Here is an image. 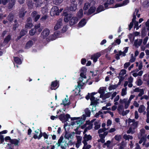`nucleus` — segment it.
<instances>
[{
    "mask_svg": "<svg viewBox=\"0 0 149 149\" xmlns=\"http://www.w3.org/2000/svg\"><path fill=\"white\" fill-rule=\"evenodd\" d=\"M105 10L104 6L102 5H99L96 9V12L94 14L99 13L101 12L104 11Z\"/></svg>",
    "mask_w": 149,
    "mask_h": 149,
    "instance_id": "nucleus-12",
    "label": "nucleus"
},
{
    "mask_svg": "<svg viewBox=\"0 0 149 149\" xmlns=\"http://www.w3.org/2000/svg\"><path fill=\"white\" fill-rule=\"evenodd\" d=\"M96 9V8L94 6H91L88 10L87 15H90L94 13Z\"/></svg>",
    "mask_w": 149,
    "mask_h": 149,
    "instance_id": "nucleus-14",
    "label": "nucleus"
},
{
    "mask_svg": "<svg viewBox=\"0 0 149 149\" xmlns=\"http://www.w3.org/2000/svg\"><path fill=\"white\" fill-rule=\"evenodd\" d=\"M86 121H88L89 123H88V124L87 125H88V126L86 127L85 129L84 130H90L93 127V124H91L89 120H87Z\"/></svg>",
    "mask_w": 149,
    "mask_h": 149,
    "instance_id": "nucleus-27",
    "label": "nucleus"
},
{
    "mask_svg": "<svg viewBox=\"0 0 149 149\" xmlns=\"http://www.w3.org/2000/svg\"><path fill=\"white\" fill-rule=\"evenodd\" d=\"M36 32V29H32L29 31V34L31 36L34 35Z\"/></svg>",
    "mask_w": 149,
    "mask_h": 149,
    "instance_id": "nucleus-42",
    "label": "nucleus"
},
{
    "mask_svg": "<svg viewBox=\"0 0 149 149\" xmlns=\"http://www.w3.org/2000/svg\"><path fill=\"white\" fill-rule=\"evenodd\" d=\"M123 138L126 140L132 139V137L129 135L125 134L123 136Z\"/></svg>",
    "mask_w": 149,
    "mask_h": 149,
    "instance_id": "nucleus-46",
    "label": "nucleus"
},
{
    "mask_svg": "<svg viewBox=\"0 0 149 149\" xmlns=\"http://www.w3.org/2000/svg\"><path fill=\"white\" fill-rule=\"evenodd\" d=\"M68 101V98L67 99L66 98H65V100L63 101L62 104L61 103V104H63L64 105V107H65L66 106L69 107L71 103L70 101L68 102V103H66Z\"/></svg>",
    "mask_w": 149,
    "mask_h": 149,
    "instance_id": "nucleus-22",
    "label": "nucleus"
},
{
    "mask_svg": "<svg viewBox=\"0 0 149 149\" xmlns=\"http://www.w3.org/2000/svg\"><path fill=\"white\" fill-rule=\"evenodd\" d=\"M40 17V15H37L36 16H35L34 17V21L35 22H36L38 21V19Z\"/></svg>",
    "mask_w": 149,
    "mask_h": 149,
    "instance_id": "nucleus-54",
    "label": "nucleus"
},
{
    "mask_svg": "<svg viewBox=\"0 0 149 149\" xmlns=\"http://www.w3.org/2000/svg\"><path fill=\"white\" fill-rule=\"evenodd\" d=\"M84 145L83 147V149H89L91 147V146L90 145L87 144V143H86L84 141L82 142Z\"/></svg>",
    "mask_w": 149,
    "mask_h": 149,
    "instance_id": "nucleus-30",
    "label": "nucleus"
},
{
    "mask_svg": "<svg viewBox=\"0 0 149 149\" xmlns=\"http://www.w3.org/2000/svg\"><path fill=\"white\" fill-rule=\"evenodd\" d=\"M19 140L15 139H12L11 140V143L14 145L15 146H17L19 143Z\"/></svg>",
    "mask_w": 149,
    "mask_h": 149,
    "instance_id": "nucleus-29",
    "label": "nucleus"
},
{
    "mask_svg": "<svg viewBox=\"0 0 149 149\" xmlns=\"http://www.w3.org/2000/svg\"><path fill=\"white\" fill-rule=\"evenodd\" d=\"M67 142L64 139L63 136H61L58 140V143L55 145V147H57L59 146H63L65 147L67 144Z\"/></svg>",
    "mask_w": 149,
    "mask_h": 149,
    "instance_id": "nucleus-3",
    "label": "nucleus"
},
{
    "mask_svg": "<svg viewBox=\"0 0 149 149\" xmlns=\"http://www.w3.org/2000/svg\"><path fill=\"white\" fill-rule=\"evenodd\" d=\"M19 26V24L18 23L15 24L13 25V29L15 31L17 28H18Z\"/></svg>",
    "mask_w": 149,
    "mask_h": 149,
    "instance_id": "nucleus-52",
    "label": "nucleus"
},
{
    "mask_svg": "<svg viewBox=\"0 0 149 149\" xmlns=\"http://www.w3.org/2000/svg\"><path fill=\"white\" fill-rule=\"evenodd\" d=\"M118 87V85H114L110 86L109 87V91L112 89H116Z\"/></svg>",
    "mask_w": 149,
    "mask_h": 149,
    "instance_id": "nucleus-44",
    "label": "nucleus"
},
{
    "mask_svg": "<svg viewBox=\"0 0 149 149\" xmlns=\"http://www.w3.org/2000/svg\"><path fill=\"white\" fill-rule=\"evenodd\" d=\"M126 70L125 69H122L121 70L120 72L119 73V76L120 75H124L126 74Z\"/></svg>",
    "mask_w": 149,
    "mask_h": 149,
    "instance_id": "nucleus-51",
    "label": "nucleus"
},
{
    "mask_svg": "<svg viewBox=\"0 0 149 149\" xmlns=\"http://www.w3.org/2000/svg\"><path fill=\"white\" fill-rule=\"evenodd\" d=\"M82 116V117L81 119L80 118L79 120H77L75 122H72L70 124L69 123V124H68V123L66 122L64 125L63 128L65 129V130H66V127H67V128H68V127H69L70 126H73L76 125H78L79 124H82L83 121H84L86 120V117H87L85 114H83Z\"/></svg>",
    "mask_w": 149,
    "mask_h": 149,
    "instance_id": "nucleus-2",
    "label": "nucleus"
},
{
    "mask_svg": "<svg viewBox=\"0 0 149 149\" xmlns=\"http://www.w3.org/2000/svg\"><path fill=\"white\" fill-rule=\"evenodd\" d=\"M15 0H9L8 1L9 3L8 5V9L12 8L15 5Z\"/></svg>",
    "mask_w": 149,
    "mask_h": 149,
    "instance_id": "nucleus-10",
    "label": "nucleus"
},
{
    "mask_svg": "<svg viewBox=\"0 0 149 149\" xmlns=\"http://www.w3.org/2000/svg\"><path fill=\"white\" fill-rule=\"evenodd\" d=\"M148 39V37L147 36L146 37L143 39V45H145L147 43V40Z\"/></svg>",
    "mask_w": 149,
    "mask_h": 149,
    "instance_id": "nucleus-64",
    "label": "nucleus"
},
{
    "mask_svg": "<svg viewBox=\"0 0 149 149\" xmlns=\"http://www.w3.org/2000/svg\"><path fill=\"white\" fill-rule=\"evenodd\" d=\"M42 136V134L40 131V132H35L34 135L33 136V138L35 139H39Z\"/></svg>",
    "mask_w": 149,
    "mask_h": 149,
    "instance_id": "nucleus-15",
    "label": "nucleus"
},
{
    "mask_svg": "<svg viewBox=\"0 0 149 149\" xmlns=\"http://www.w3.org/2000/svg\"><path fill=\"white\" fill-rule=\"evenodd\" d=\"M139 92L140 93L138 95V96L139 97L141 96L144 94V91L143 89H141Z\"/></svg>",
    "mask_w": 149,
    "mask_h": 149,
    "instance_id": "nucleus-58",
    "label": "nucleus"
},
{
    "mask_svg": "<svg viewBox=\"0 0 149 149\" xmlns=\"http://www.w3.org/2000/svg\"><path fill=\"white\" fill-rule=\"evenodd\" d=\"M61 12V10L59 11L58 7L56 6H54L51 8L50 11V14L51 15L54 16L58 15Z\"/></svg>",
    "mask_w": 149,
    "mask_h": 149,
    "instance_id": "nucleus-4",
    "label": "nucleus"
},
{
    "mask_svg": "<svg viewBox=\"0 0 149 149\" xmlns=\"http://www.w3.org/2000/svg\"><path fill=\"white\" fill-rule=\"evenodd\" d=\"M98 133L100 138H104L107 135L108 132H104V131H98Z\"/></svg>",
    "mask_w": 149,
    "mask_h": 149,
    "instance_id": "nucleus-18",
    "label": "nucleus"
},
{
    "mask_svg": "<svg viewBox=\"0 0 149 149\" xmlns=\"http://www.w3.org/2000/svg\"><path fill=\"white\" fill-rule=\"evenodd\" d=\"M32 26L33 24L31 22H29L25 25V27L26 28L30 29L32 27Z\"/></svg>",
    "mask_w": 149,
    "mask_h": 149,
    "instance_id": "nucleus-48",
    "label": "nucleus"
},
{
    "mask_svg": "<svg viewBox=\"0 0 149 149\" xmlns=\"http://www.w3.org/2000/svg\"><path fill=\"white\" fill-rule=\"evenodd\" d=\"M84 140L82 142L84 141L86 143H87V141L90 140L92 139V137L90 135H87L85 134L83 137Z\"/></svg>",
    "mask_w": 149,
    "mask_h": 149,
    "instance_id": "nucleus-16",
    "label": "nucleus"
},
{
    "mask_svg": "<svg viewBox=\"0 0 149 149\" xmlns=\"http://www.w3.org/2000/svg\"><path fill=\"white\" fill-rule=\"evenodd\" d=\"M83 15V10L81 9L79 10L78 14V17L79 18H81Z\"/></svg>",
    "mask_w": 149,
    "mask_h": 149,
    "instance_id": "nucleus-49",
    "label": "nucleus"
},
{
    "mask_svg": "<svg viewBox=\"0 0 149 149\" xmlns=\"http://www.w3.org/2000/svg\"><path fill=\"white\" fill-rule=\"evenodd\" d=\"M5 140L6 142H11V140L12 139L10 138V137L9 136H7L5 137L4 139Z\"/></svg>",
    "mask_w": 149,
    "mask_h": 149,
    "instance_id": "nucleus-55",
    "label": "nucleus"
},
{
    "mask_svg": "<svg viewBox=\"0 0 149 149\" xmlns=\"http://www.w3.org/2000/svg\"><path fill=\"white\" fill-rule=\"evenodd\" d=\"M130 62H126L124 64V68L125 69H127L130 65Z\"/></svg>",
    "mask_w": 149,
    "mask_h": 149,
    "instance_id": "nucleus-63",
    "label": "nucleus"
},
{
    "mask_svg": "<svg viewBox=\"0 0 149 149\" xmlns=\"http://www.w3.org/2000/svg\"><path fill=\"white\" fill-rule=\"evenodd\" d=\"M147 34V31L145 27H144L142 29L141 31V36L142 38L145 37Z\"/></svg>",
    "mask_w": 149,
    "mask_h": 149,
    "instance_id": "nucleus-32",
    "label": "nucleus"
},
{
    "mask_svg": "<svg viewBox=\"0 0 149 149\" xmlns=\"http://www.w3.org/2000/svg\"><path fill=\"white\" fill-rule=\"evenodd\" d=\"M77 3H70V10L71 11H75L77 9Z\"/></svg>",
    "mask_w": 149,
    "mask_h": 149,
    "instance_id": "nucleus-13",
    "label": "nucleus"
},
{
    "mask_svg": "<svg viewBox=\"0 0 149 149\" xmlns=\"http://www.w3.org/2000/svg\"><path fill=\"white\" fill-rule=\"evenodd\" d=\"M111 93L109 92L104 94V100H105L106 99L110 97L111 95Z\"/></svg>",
    "mask_w": 149,
    "mask_h": 149,
    "instance_id": "nucleus-47",
    "label": "nucleus"
},
{
    "mask_svg": "<svg viewBox=\"0 0 149 149\" xmlns=\"http://www.w3.org/2000/svg\"><path fill=\"white\" fill-rule=\"evenodd\" d=\"M33 42L32 40H29L26 44L25 47L28 49L31 47L33 45Z\"/></svg>",
    "mask_w": 149,
    "mask_h": 149,
    "instance_id": "nucleus-25",
    "label": "nucleus"
},
{
    "mask_svg": "<svg viewBox=\"0 0 149 149\" xmlns=\"http://www.w3.org/2000/svg\"><path fill=\"white\" fill-rule=\"evenodd\" d=\"M49 32V29H46L43 30L41 35L42 36L43 38H45L48 36Z\"/></svg>",
    "mask_w": 149,
    "mask_h": 149,
    "instance_id": "nucleus-9",
    "label": "nucleus"
},
{
    "mask_svg": "<svg viewBox=\"0 0 149 149\" xmlns=\"http://www.w3.org/2000/svg\"><path fill=\"white\" fill-rule=\"evenodd\" d=\"M86 62V60L85 58H82L81 60V63L82 65H84Z\"/></svg>",
    "mask_w": 149,
    "mask_h": 149,
    "instance_id": "nucleus-62",
    "label": "nucleus"
},
{
    "mask_svg": "<svg viewBox=\"0 0 149 149\" xmlns=\"http://www.w3.org/2000/svg\"><path fill=\"white\" fill-rule=\"evenodd\" d=\"M90 6L89 4L88 3H85L84 5L83 8V10H88Z\"/></svg>",
    "mask_w": 149,
    "mask_h": 149,
    "instance_id": "nucleus-45",
    "label": "nucleus"
},
{
    "mask_svg": "<svg viewBox=\"0 0 149 149\" xmlns=\"http://www.w3.org/2000/svg\"><path fill=\"white\" fill-rule=\"evenodd\" d=\"M59 81L55 80L51 82L50 88L51 90H56L59 87Z\"/></svg>",
    "mask_w": 149,
    "mask_h": 149,
    "instance_id": "nucleus-6",
    "label": "nucleus"
},
{
    "mask_svg": "<svg viewBox=\"0 0 149 149\" xmlns=\"http://www.w3.org/2000/svg\"><path fill=\"white\" fill-rule=\"evenodd\" d=\"M138 40H136L134 42V45L136 47H138V46H140L143 40L142 39H140L139 40V42H138Z\"/></svg>",
    "mask_w": 149,
    "mask_h": 149,
    "instance_id": "nucleus-19",
    "label": "nucleus"
},
{
    "mask_svg": "<svg viewBox=\"0 0 149 149\" xmlns=\"http://www.w3.org/2000/svg\"><path fill=\"white\" fill-rule=\"evenodd\" d=\"M31 14L33 17H34L37 15H38V12L36 11H34Z\"/></svg>",
    "mask_w": 149,
    "mask_h": 149,
    "instance_id": "nucleus-61",
    "label": "nucleus"
},
{
    "mask_svg": "<svg viewBox=\"0 0 149 149\" xmlns=\"http://www.w3.org/2000/svg\"><path fill=\"white\" fill-rule=\"evenodd\" d=\"M7 133V131H2L0 132V143H3L5 140L2 134H6Z\"/></svg>",
    "mask_w": 149,
    "mask_h": 149,
    "instance_id": "nucleus-17",
    "label": "nucleus"
},
{
    "mask_svg": "<svg viewBox=\"0 0 149 149\" xmlns=\"http://www.w3.org/2000/svg\"><path fill=\"white\" fill-rule=\"evenodd\" d=\"M90 100L91 101L90 105H93L95 107H96L98 103L97 100H95V98L92 99H90Z\"/></svg>",
    "mask_w": 149,
    "mask_h": 149,
    "instance_id": "nucleus-21",
    "label": "nucleus"
},
{
    "mask_svg": "<svg viewBox=\"0 0 149 149\" xmlns=\"http://www.w3.org/2000/svg\"><path fill=\"white\" fill-rule=\"evenodd\" d=\"M145 109V107L143 105H141L140 106L138 109V111L140 113L143 112Z\"/></svg>",
    "mask_w": 149,
    "mask_h": 149,
    "instance_id": "nucleus-31",
    "label": "nucleus"
},
{
    "mask_svg": "<svg viewBox=\"0 0 149 149\" xmlns=\"http://www.w3.org/2000/svg\"><path fill=\"white\" fill-rule=\"evenodd\" d=\"M95 126L94 129L95 130H98L100 127V125L98 124V123L97 122H95L94 123Z\"/></svg>",
    "mask_w": 149,
    "mask_h": 149,
    "instance_id": "nucleus-43",
    "label": "nucleus"
},
{
    "mask_svg": "<svg viewBox=\"0 0 149 149\" xmlns=\"http://www.w3.org/2000/svg\"><path fill=\"white\" fill-rule=\"evenodd\" d=\"M63 1V0H53V3L56 5H59Z\"/></svg>",
    "mask_w": 149,
    "mask_h": 149,
    "instance_id": "nucleus-41",
    "label": "nucleus"
},
{
    "mask_svg": "<svg viewBox=\"0 0 149 149\" xmlns=\"http://www.w3.org/2000/svg\"><path fill=\"white\" fill-rule=\"evenodd\" d=\"M84 112L85 114L87 117H89L90 116L91 112L88 108H86L84 110Z\"/></svg>",
    "mask_w": 149,
    "mask_h": 149,
    "instance_id": "nucleus-33",
    "label": "nucleus"
},
{
    "mask_svg": "<svg viewBox=\"0 0 149 149\" xmlns=\"http://www.w3.org/2000/svg\"><path fill=\"white\" fill-rule=\"evenodd\" d=\"M62 23L61 22L59 21L57 22L54 27V29L55 30H56L58 29L61 27V26H62Z\"/></svg>",
    "mask_w": 149,
    "mask_h": 149,
    "instance_id": "nucleus-26",
    "label": "nucleus"
},
{
    "mask_svg": "<svg viewBox=\"0 0 149 149\" xmlns=\"http://www.w3.org/2000/svg\"><path fill=\"white\" fill-rule=\"evenodd\" d=\"M13 15L12 14L10 13L8 17V20L10 22H12L13 20Z\"/></svg>",
    "mask_w": 149,
    "mask_h": 149,
    "instance_id": "nucleus-37",
    "label": "nucleus"
},
{
    "mask_svg": "<svg viewBox=\"0 0 149 149\" xmlns=\"http://www.w3.org/2000/svg\"><path fill=\"white\" fill-rule=\"evenodd\" d=\"M58 118L62 122H65L68 121V119L70 118V117L68 114L65 115L64 113H62L59 116Z\"/></svg>",
    "mask_w": 149,
    "mask_h": 149,
    "instance_id": "nucleus-5",
    "label": "nucleus"
},
{
    "mask_svg": "<svg viewBox=\"0 0 149 149\" xmlns=\"http://www.w3.org/2000/svg\"><path fill=\"white\" fill-rule=\"evenodd\" d=\"M143 81L140 79H138L137 81V85L138 86H140L142 85L143 84Z\"/></svg>",
    "mask_w": 149,
    "mask_h": 149,
    "instance_id": "nucleus-60",
    "label": "nucleus"
},
{
    "mask_svg": "<svg viewBox=\"0 0 149 149\" xmlns=\"http://www.w3.org/2000/svg\"><path fill=\"white\" fill-rule=\"evenodd\" d=\"M27 31L26 30L22 29L20 32L19 34L22 36H24L27 33Z\"/></svg>",
    "mask_w": 149,
    "mask_h": 149,
    "instance_id": "nucleus-36",
    "label": "nucleus"
},
{
    "mask_svg": "<svg viewBox=\"0 0 149 149\" xmlns=\"http://www.w3.org/2000/svg\"><path fill=\"white\" fill-rule=\"evenodd\" d=\"M78 83V85L77 86L76 88V90H77L78 91V93H79V95H80L79 94V93L80 92V88H79L80 87H81L82 86H83V85H82L81 84H80V82L78 81L77 82Z\"/></svg>",
    "mask_w": 149,
    "mask_h": 149,
    "instance_id": "nucleus-34",
    "label": "nucleus"
},
{
    "mask_svg": "<svg viewBox=\"0 0 149 149\" xmlns=\"http://www.w3.org/2000/svg\"><path fill=\"white\" fill-rule=\"evenodd\" d=\"M123 105H120L118 106L117 110L118 111V113L119 114H120L121 113L120 112V110H123Z\"/></svg>",
    "mask_w": 149,
    "mask_h": 149,
    "instance_id": "nucleus-50",
    "label": "nucleus"
},
{
    "mask_svg": "<svg viewBox=\"0 0 149 149\" xmlns=\"http://www.w3.org/2000/svg\"><path fill=\"white\" fill-rule=\"evenodd\" d=\"M26 11H25L24 9H22L21 11H20L19 14V18H23V17L26 13Z\"/></svg>",
    "mask_w": 149,
    "mask_h": 149,
    "instance_id": "nucleus-24",
    "label": "nucleus"
},
{
    "mask_svg": "<svg viewBox=\"0 0 149 149\" xmlns=\"http://www.w3.org/2000/svg\"><path fill=\"white\" fill-rule=\"evenodd\" d=\"M138 125V121H135L131 124V126L133 128V129L134 130L137 127Z\"/></svg>",
    "mask_w": 149,
    "mask_h": 149,
    "instance_id": "nucleus-38",
    "label": "nucleus"
},
{
    "mask_svg": "<svg viewBox=\"0 0 149 149\" xmlns=\"http://www.w3.org/2000/svg\"><path fill=\"white\" fill-rule=\"evenodd\" d=\"M43 148L45 149H55L56 147L54 146H52L51 145H48L46 147H43Z\"/></svg>",
    "mask_w": 149,
    "mask_h": 149,
    "instance_id": "nucleus-35",
    "label": "nucleus"
},
{
    "mask_svg": "<svg viewBox=\"0 0 149 149\" xmlns=\"http://www.w3.org/2000/svg\"><path fill=\"white\" fill-rule=\"evenodd\" d=\"M74 136V133L73 132L72 133H70L66 132L65 135V137L66 139H72Z\"/></svg>",
    "mask_w": 149,
    "mask_h": 149,
    "instance_id": "nucleus-8",
    "label": "nucleus"
},
{
    "mask_svg": "<svg viewBox=\"0 0 149 149\" xmlns=\"http://www.w3.org/2000/svg\"><path fill=\"white\" fill-rule=\"evenodd\" d=\"M130 103V102H129L128 101H125V109H127L128 108V106L129 105Z\"/></svg>",
    "mask_w": 149,
    "mask_h": 149,
    "instance_id": "nucleus-59",
    "label": "nucleus"
},
{
    "mask_svg": "<svg viewBox=\"0 0 149 149\" xmlns=\"http://www.w3.org/2000/svg\"><path fill=\"white\" fill-rule=\"evenodd\" d=\"M77 142H81L82 137L79 136H76Z\"/></svg>",
    "mask_w": 149,
    "mask_h": 149,
    "instance_id": "nucleus-56",
    "label": "nucleus"
},
{
    "mask_svg": "<svg viewBox=\"0 0 149 149\" xmlns=\"http://www.w3.org/2000/svg\"><path fill=\"white\" fill-rule=\"evenodd\" d=\"M100 52H97L92 55L91 57V59L95 63L97 61V59L101 56Z\"/></svg>",
    "mask_w": 149,
    "mask_h": 149,
    "instance_id": "nucleus-7",
    "label": "nucleus"
},
{
    "mask_svg": "<svg viewBox=\"0 0 149 149\" xmlns=\"http://www.w3.org/2000/svg\"><path fill=\"white\" fill-rule=\"evenodd\" d=\"M11 36L10 35L6 36L3 42L4 43H8L11 39Z\"/></svg>",
    "mask_w": 149,
    "mask_h": 149,
    "instance_id": "nucleus-28",
    "label": "nucleus"
},
{
    "mask_svg": "<svg viewBox=\"0 0 149 149\" xmlns=\"http://www.w3.org/2000/svg\"><path fill=\"white\" fill-rule=\"evenodd\" d=\"M106 88L104 87H100V88L98 92L99 93L104 94V92Z\"/></svg>",
    "mask_w": 149,
    "mask_h": 149,
    "instance_id": "nucleus-40",
    "label": "nucleus"
},
{
    "mask_svg": "<svg viewBox=\"0 0 149 149\" xmlns=\"http://www.w3.org/2000/svg\"><path fill=\"white\" fill-rule=\"evenodd\" d=\"M88 123H89V122L88 121H86V123L83 125H81V124H79L78 125H79L78 127H77L75 129H74V130H78L79 128L80 127L82 129H83L84 128L85 129L87 125V124H88Z\"/></svg>",
    "mask_w": 149,
    "mask_h": 149,
    "instance_id": "nucleus-20",
    "label": "nucleus"
},
{
    "mask_svg": "<svg viewBox=\"0 0 149 149\" xmlns=\"http://www.w3.org/2000/svg\"><path fill=\"white\" fill-rule=\"evenodd\" d=\"M63 15L64 16V21L66 22H69L70 26L75 24L78 21V19L77 17H72L71 14H68L66 12H63Z\"/></svg>",
    "mask_w": 149,
    "mask_h": 149,
    "instance_id": "nucleus-1",
    "label": "nucleus"
},
{
    "mask_svg": "<svg viewBox=\"0 0 149 149\" xmlns=\"http://www.w3.org/2000/svg\"><path fill=\"white\" fill-rule=\"evenodd\" d=\"M122 136L120 135H116L115 136V139L117 141H119L121 139Z\"/></svg>",
    "mask_w": 149,
    "mask_h": 149,
    "instance_id": "nucleus-53",
    "label": "nucleus"
},
{
    "mask_svg": "<svg viewBox=\"0 0 149 149\" xmlns=\"http://www.w3.org/2000/svg\"><path fill=\"white\" fill-rule=\"evenodd\" d=\"M138 137L139 139H141L140 140L139 142V143L140 144L143 141V139H144V138H143V136H142V135H141V136H140L139 135L138 136Z\"/></svg>",
    "mask_w": 149,
    "mask_h": 149,
    "instance_id": "nucleus-57",
    "label": "nucleus"
},
{
    "mask_svg": "<svg viewBox=\"0 0 149 149\" xmlns=\"http://www.w3.org/2000/svg\"><path fill=\"white\" fill-rule=\"evenodd\" d=\"M14 60L16 63L18 65H20L22 63L21 59L18 57H14Z\"/></svg>",
    "mask_w": 149,
    "mask_h": 149,
    "instance_id": "nucleus-23",
    "label": "nucleus"
},
{
    "mask_svg": "<svg viewBox=\"0 0 149 149\" xmlns=\"http://www.w3.org/2000/svg\"><path fill=\"white\" fill-rule=\"evenodd\" d=\"M127 87L123 88L122 90L121 95L122 96H124L127 94Z\"/></svg>",
    "mask_w": 149,
    "mask_h": 149,
    "instance_id": "nucleus-39",
    "label": "nucleus"
},
{
    "mask_svg": "<svg viewBox=\"0 0 149 149\" xmlns=\"http://www.w3.org/2000/svg\"><path fill=\"white\" fill-rule=\"evenodd\" d=\"M86 23V19L83 18L81 19L78 24V26L80 28H81L84 26Z\"/></svg>",
    "mask_w": 149,
    "mask_h": 149,
    "instance_id": "nucleus-11",
    "label": "nucleus"
}]
</instances>
